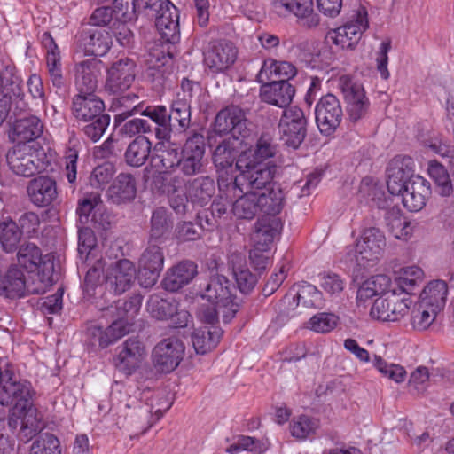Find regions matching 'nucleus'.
I'll return each instance as SVG.
<instances>
[{"label":"nucleus","instance_id":"c756f323","mask_svg":"<svg viewBox=\"0 0 454 454\" xmlns=\"http://www.w3.org/2000/svg\"><path fill=\"white\" fill-rule=\"evenodd\" d=\"M43 130L42 121L35 115H29L19 118L13 122L9 131V137L13 142L22 145L38 138Z\"/></svg>","mask_w":454,"mask_h":454},{"label":"nucleus","instance_id":"c03bdc74","mask_svg":"<svg viewBox=\"0 0 454 454\" xmlns=\"http://www.w3.org/2000/svg\"><path fill=\"white\" fill-rule=\"evenodd\" d=\"M76 212L81 223L87 224L91 215V222L95 224L98 223L99 225H103L97 218V214L101 212L100 194L98 192L85 193L83 197L79 200Z\"/></svg>","mask_w":454,"mask_h":454},{"label":"nucleus","instance_id":"a211bd4d","mask_svg":"<svg viewBox=\"0 0 454 454\" xmlns=\"http://www.w3.org/2000/svg\"><path fill=\"white\" fill-rule=\"evenodd\" d=\"M184 353V344L176 338H168L153 350V363L160 372H170L180 364Z\"/></svg>","mask_w":454,"mask_h":454},{"label":"nucleus","instance_id":"ddd939ff","mask_svg":"<svg viewBox=\"0 0 454 454\" xmlns=\"http://www.w3.org/2000/svg\"><path fill=\"white\" fill-rule=\"evenodd\" d=\"M238 50L228 41L210 43L204 51V66L213 74H223L229 70L235 63Z\"/></svg>","mask_w":454,"mask_h":454},{"label":"nucleus","instance_id":"4d7b16f0","mask_svg":"<svg viewBox=\"0 0 454 454\" xmlns=\"http://www.w3.org/2000/svg\"><path fill=\"white\" fill-rule=\"evenodd\" d=\"M171 57L168 52L166 45L162 43H155L150 48L146 63L150 70H155L160 73V69L166 66Z\"/></svg>","mask_w":454,"mask_h":454},{"label":"nucleus","instance_id":"2f4dec72","mask_svg":"<svg viewBox=\"0 0 454 454\" xmlns=\"http://www.w3.org/2000/svg\"><path fill=\"white\" fill-rule=\"evenodd\" d=\"M102 67V62L96 59L82 61L76 66L75 85L80 93L96 90Z\"/></svg>","mask_w":454,"mask_h":454},{"label":"nucleus","instance_id":"864d4df0","mask_svg":"<svg viewBox=\"0 0 454 454\" xmlns=\"http://www.w3.org/2000/svg\"><path fill=\"white\" fill-rule=\"evenodd\" d=\"M192 196L200 206L208 202L215 192L214 180L209 177H201L194 180L192 184Z\"/></svg>","mask_w":454,"mask_h":454},{"label":"nucleus","instance_id":"6e6552de","mask_svg":"<svg viewBox=\"0 0 454 454\" xmlns=\"http://www.w3.org/2000/svg\"><path fill=\"white\" fill-rule=\"evenodd\" d=\"M368 27L367 11L364 7L359 6L350 12L341 26L326 33L325 41L338 51H354Z\"/></svg>","mask_w":454,"mask_h":454},{"label":"nucleus","instance_id":"f3484780","mask_svg":"<svg viewBox=\"0 0 454 454\" xmlns=\"http://www.w3.org/2000/svg\"><path fill=\"white\" fill-rule=\"evenodd\" d=\"M254 147L237 144L232 138H226L223 140L215 149L213 153V161L217 168L218 172V186L220 189L230 182L229 169L232 171L233 162L237 150H240L239 156L244 152L248 150H254Z\"/></svg>","mask_w":454,"mask_h":454},{"label":"nucleus","instance_id":"a19ab883","mask_svg":"<svg viewBox=\"0 0 454 454\" xmlns=\"http://www.w3.org/2000/svg\"><path fill=\"white\" fill-rule=\"evenodd\" d=\"M230 262L238 288L241 293H249L256 284V277L247 269L245 258L239 254H232Z\"/></svg>","mask_w":454,"mask_h":454},{"label":"nucleus","instance_id":"412c9836","mask_svg":"<svg viewBox=\"0 0 454 454\" xmlns=\"http://www.w3.org/2000/svg\"><path fill=\"white\" fill-rule=\"evenodd\" d=\"M21 80L12 63L0 66V125L6 119L12 97L20 91Z\"/></svg>","mask_w":454,"mask_h":454},{"label":"nucleus","instance_id":"680f3d73","mask_svg":"<svg viewBox=\"0 0 454 454\" xmlns=\"http://www.w3.org/2000/svg\"><path fill=\"white\" fill-rule=\"evenodd\" d=\"M114 174V166L109 163H104L94 168L90 178V184L92 187L97 189H103L113 178Z\"/></svg>","mask_w":454,"mask_h":454},{"label":"nucleus","instance_id":"6e6d98bb","mask_svg":"<svg viewBox=\"0 0 454 454\" xmlns=\"http://www.w3.org/2000/svg\"><path fill=\"white\" fill-rule=\"evenodd\" d=\"M317 428V421L307 416H299L294 419L290 424L291 434L298 440L307 439L315 434Z\"/></svg>","mask_w":454,"mask_h":454},{"label":"nucleus","instance_id":"7ed1b4c3","mask_svg":"<svg viewBox=\"0 0 454 454\" xmlns=\"http://www.w3.org/2000/svg\"><path fill=\"white\" fill-rule=\"evenodd\" d=\"M234 291L235 287L224 276L213 277L200 295L198 319L207 323L217 322L222 315L223 322H230L239 308V300Z\"/></svg>","mask_w":454,"mask_h":454},{"label":"nucleus","instance_id":"f257e3e1","mask_svg":"<svg viewBox=\"0 0 454 454\" xmlns=\"http://www.w3.org/2000/svg\"><path fill=\"white\" fill-rule=\"evenodd\" d=\"M277 153L272 139L262 136L254 150L244 151L236 160L239 174L221 190L222 194L232 193V213L239 219H253L259 211L267 215L280 212L284 200L281 188L272 183L275 165L271 159Z\"/></svg>","mask_w":454,"mask_h":454},{"label":"nucleus","instance_id":"79ce46f5","mask_svg":"<svg viewBox=\"0 0 454 454\" xmlns=\"http://www.w3.org/2000/svg\"><path fill=\"white\" fill-rule=\"evenodd\" d=\"M113 202L120 204L131 200L136 195L135 180L131 175L120 174L108 190Z\"/></svg>","mask_w":454,"mask_h":454},{"label":"nucleus","instance_id":"c9c22d12","mask_svg":"<svg viewBox=\"0 0 454 454\" xmlns=\"http://www.w3.org/2000/svg\"><path fill=\"white\" fill-rule=\"evenodd\" d=\"M103 109V101L92 92L80 93L73 102L74 115L76 119L83 121L94 120L101 115Z\"/></svg>","mask_w":454,"mask_h":454},{"label":"nucleus","instance_id":"8fccbe9b","mask_svg":"<svg viewBox=\"0 0 454 454\" xmlns=\"http://www.w3.org/2000/svg\"><path fill=\"white\" fill-rule=\"evenodd\" d=\"M155 151L161 152V153L153 157V163L158 172H167L176 164H180V159H178L176 150H166V145L164 143H158L155 146Z\"/></svg>","mask_w":454,"mask_h":454},{"label":"nucleus","instance_id":"4c0bfd02","mask_svg":"<svg viewBox=\"0 0 454 454\" xmlns=\"http://www.w3.org/2000/svg\"><path fill=\"white\" fill-rule=\"evenodd\" d=\"M82 45L87 55L104 56L110 50L112 37L101 28H90L82 35Z\"/></svg>","mask_w":454,"mask_h":454},{"label":"nucleus","instance_id":"09e8293b","mask_svg":"<svg viewBox=\"0 0 454 454\" xmlns=\"http://www.w3.org/2000/svg\"><path fill=\"white\" fill-rule=\"evenodd\" d=\"M440 312L430 306L424 307L423 303L419 301L418 308L412 311L411 317L412 327L417 331L427 330L435 321Z\"/></svg>","mask_w":454,"mask_h":454},{"label":"nucleus","instance_id":"0eeeda50","mask_svg":"<svg viewBox=\"0 0 454 454\" xmlns=\"http://www.w3.org/2000/svg\"><path fill=\"white\" fill-rule=\"evenodd\" d=\"M10 169L20 176H32L47 171L55 160L53 152H46L39 146L27 144L17 145L6 156Z\"/></svg>","mask_w":454,"mask_h":454},{"label":"nucleus","instance_id":"dca6fc26","mask_svg":"<svg viewBox=\"0 0 454 454\" xmlns=\"http://www.w3.org/2000/svg\"><path fill=\"white\" fill-rule=\"evenodd\" d=\"M32 280L26 281L24 274L17 265H5L0 259V295L9 299H18L28 294Z\"/></svg>","mask_w":454,"mask_h":454},{"label":"nucleus","instance_id":"f8f14e48","mask_svg":"<svg viewBox=\"0 0 454 454\" xmlns=\"http://www.w3.org/2000/svg\"><path fill=\"white\" fill-rule=\"evenodd\" d=\"M346 103L347 114L352 121L364 118L370 107V100L364 85L348 75H342L339 80Z\"/></svg>","mask_w":454,"mask_h":454},{"label":"nucleus","instance_id":"39448f33","mask_svg":"<svg viewBox=\"0 0 454 454\" xmlns=\"http://www.w3.org/2000/svg\"><path fill=\"white\" fill-rule=\"evenodd\" d=\"M141 304L142 299L138 295L133 296L128 301H118L116 305L118 318L111 325L103 329L93 324L87 329L91 345L98 344L101 348H105L126 335L129 332L132 320L137 315Z\"/></svg>","mask_w":454,"mask_h":454},{"label":"nucleus","instance_id":"69168bd1","mask_svg":"<svg viewBox=\"0 0 454 454\" xmlns=\"http://www.w3.org/2000/svg\"><path fill=\"white\" fill-rule=\"evenodd\" d=\"M84 127L85 135L93 142L98 141L109 125L110 118L106 114H101Z\"/></svg>","mask_w":454,"mask_h":454},{"label":"nucleus","instance_id":"5701e85b","mask_svg":"<svg viewBox=\"0 0 454 454\" xmlns=\"http://www.w3.org/2000/svg\"><path fill=\"white\" fill-rule=\"evenodd\" d=\"M205 154V141L201 134L194 133L183 148L180 166L184 175L193 176L201 172Z\"/></svg>","mask_w":454,"mask_h":454},{"label":"nucleus","instance_id":"473e14b6","mask_svg":"<svg viewBox=\"0 0 454 454\" xmlns=\"http://www.w3.org/2000/svg\"><path fill=\"white\" fill-rule=\"evenodd\" d=\"M205 325L196 327L192 334V346L197 354H206L215 348L223 335L217 322H202Z\"/></svg>","mask_w":454,"mask_h":454},{"label":"nucleus","instance_id":"1a4fd4ad","mask_svg":"<svg viewBox=\"0 0 454 454\" xmlns=\"http://www.w3.org/2000/svg\"><path fill=\"white\" fill-rule=\"evenodd\" d=\"M281 227V223L276 218L258 221L252 238L254 246L249 252V260L254 270H265L270 263L274 254L273 241Z\"/></svg>","mask_w":454,"mask_h":454},{"label":"nucleus","instance_id":"bf43d9fd","mask_svg":"<svg viewBox=\"0 0 454 454\" xmlns=\"http://www.w3.org/2000/svg\"><path fill=\"white\" fill-rule=\"evenodd\" d=\"M164 264V257L160 248L152 245L148 247L143 253L139 260V268L162 270Z\"/></svg>","mask_w":454,"mask_h":454},{"label":"nucleus","instance_id":"ea45409f","mask_svg":"<svg viewBox=\"0 0 454 454\" xmlns=\"http://www.w3.org/2000/svg\"><path fill=\"white\" fill-rule=\"evenodd\" d=\"M296 74V67L290 62L273 59L264 60L257 75L259 82H266L274 78L289 80Z\"/></svg>","mask_w":454,"mask_h":454},{"label":"nucleus","instance_id":"3c124183","mask_svg":"<svg viewBox=\"0 0 454 454\" xmlns=\"http://www.w3.org/2000/svg\"><path fill=\"white\" fill-rule=\"evenodd\" d=\"M427 173L429 176L435 182L440 189V193L447 196L452 191L451 182L445 168L435 160L428 163Z\"/></svg>","mask_w":454,"mask_h":454},{"label":"nucleus","instance_id":"b1692460","mask_svg":"<svg viewBox=\"0 0 454 454\" xmlns=\"http://www.w3.org/2000/svg\"><path fill=\"white\" fill-rule=\"evenodd\" d=\"M135 62L128 58L114 62L107 70L106 88L117 94L127 90L135 79Z\"/></svg>","mask_w":454,"mask_h":454},{"label":"nucleus","instance_id":"49530a36","mask_svg":"<svg viewBox=\"0 0 454 454\" xmlns=\"http://www.w3.org/2000/svg\"><path fill=\"white\" fill-rule=\"evenodd\" d=\"M374 368L383 376L397 384L405 381L407 377L406 370L403 366L393 363H387L382 357L375 356L372 360Z\"/></svg>","mask_w":454,"mask_h":454},{"label":"nucleus","instance_id":"13d9d810","mask_svg":"<svg viewBox=\"0 0 454 454\" xmlns=\"http://www.w3.org/2000/svg\"><path fill=\"white\" fill-rule=\"evenodd\" d=\"M113 12L116 20L132 21L137 13L135 0H114Z\"/></svg>","mask_w":454,"mask_h":454},{"label":"nucleus","instance_id":"6ab92c4d","mask_svg":"<svg viewBox=\"0 0 454 454\" xmlns=\"http://www.w3.org/2000/svg\"><path fill=\"white\" fill-rule=\"evenodd\" d=\"M146 309L152 317L157 320L171 319L176 327L186 325L190 317L188 311L177 309V303L175 300L162 298L158 294L150 296Z\"/></svg>","mask_w":454,"mask_h":454},{"label":"nucleus","instance_id":"774afa93","mask_svg":"<svg viewBox=\"0 0 454 454\" xmlns=\"http://www.w3.org/2000/svg\"><path fill=\"white\" fill-rule=\"evenodd\" d=\"M344 281L334 273H325L320 276V286L330 295H338L344 289Z\"/></svg>","mask_w":454,"mask_h":454},{"label":"nucleus","instance_id":"338daca9","mask_svg":"<svg viewBox=\"0 0 454 454\" xmlns=\"http://www.w3.org/2000/svg\"><path fill=\"white\" fill-rule=\"evenodd\" d=\"M95 245L96 239L91 229L88 227L81 228L78 235V252L81 256L84 255L85 261L89 259Z\"/></svg>","mask_w":454,"mask_h":454},{"label":"nucleus","instance_id":"052dcab7","mask_svg":"<svg viewBox=\"0 0 454 454\" xmlns=\"http://www.w3.org/2000/svg\"><path fill=\"white\" fill-rule=\"evenodd\" d=\"M59 440L52 434H43L35 441L30 454H59Z\"/></svg>","mask_w":454,"mask_h":454},{"label":"nucleus","instance_id":"9b49d317","mask_svg":"<svg viewBox=\"0 0 454 454\" xmlns=\"http://www.w3.org/2000/svg\"><path fill=\"white\" fill-rule=\"evenodd\" d=\"M214 131L217 134H231L234 142L249 145L253 141V131L248 127L244 111L236 106L222 109L215 116Z\"/></svg>","mask_w":454,"mask_h":454},{"label":"nucleus","instance_id":"a878e982","mask_svg":"<svg viewBox=\"0 0 454 454\" xmlns=\"http://www.w3.org/2000/svg\"><path fill=\"white\" fill-rule=\"evenodd\" d=\"M155 26L161 37L170 43L179 40V12L177 8L168 0L164 5L155 12Z\"/></svg>","mask_w":454,"mask_h":454},{"label":"nucleus","instance_id":"20e7f679","mask_svg":"<svg viewBox=\"0 0 454 454\" xmlns=\"http://www.w3.org/2000/svg\"><path fill=\"white\" fill-rule=\"evenodd\" d=\"M105 274L106 287L117 294H121L134 285L137 278V269L132 262L127 259L119 260L104 270L102 262L90 268L85 277L83 288L88 298L101 291L100 271Z\"/></svg>","mask_w":454,"mask_h":454},{"label":"nucleus","instance_id":"e433bc0d","mask_svg":"<svg viewBox=\"0 0 454 454\" xmlns=\"http://www.w3.org/2000/svg\"><path fill=\"white\" fill-rule=\"evenodd\" d=\"M41 42L46 51V65L48 73L54 86L63 85L60 52L50 33L44 32L41 36Z\"/></svg>","mask_w":454,"mask_h":454},{"label":"nucleus","instance_id":"393cba45","mask_svg":"<svg viewBox=\"0 0 454 454\" xmlns=\"http://www.w3.org/2000/svg\"><path fill=\"white\" fill-rule=\"evenodd\" d=\"M146 357L144 345L137 340H127L114 359L115 367L126 375L140 368Z\"/></svg>","mask_w":454,"mask_h":454},{"label":"nucleus","instance_id":"58836bf2","mask_svg":"<svg viewBox=\"0 0 454 454\" xmlns=\"http://www.w3.org/2000/svg\"><path fill=\"white\" fill-rule=\"evenodd\" d=\"M447 295V283L439 279L432 280L422 289L419 301L423 303L424 307L430 306L442 311L445 307Z\"/></svg>","mask_w":454,"mask_h":454},{"label":"nucleus","instance_id":"2eb2a0df","mask_svg":"<svg viewBox=\"0 0 454 454\" xmlns=\"http://www.w3.org/2000/svg\"><path fill=\"white\" fill-rule=\"evenodd\" d=\"M414 175V161L405 155H397L389 162L387 186L394 196H400L411 183Z\"/></svg>","mask_w":454,"mask_h":454},{"label":"nucleus","instance_id":"de8ad7c7","mask_svg":"<svg viewBox=\"0 0 454 454\" xmlns=\"http://www.w3.org/2000/svg\"><path fill=\"white\" fill-rule=\"evenodd\" d=\"M387 221L388 230L395 239L407 240L411 237L413 225L411 222L400 214V212L389 215Z\"/></svg>","mask_w":454,"mask_h":454},{"label":"nucleus","instance_id":"0e129e2a","mask_svg":"<svg viewBox=\"0 0 454 454\" xmlns=\"http://www.w3.org/2000/svg\"><path fill=\"white\" fill-rule=\"evenodd\" d=\"M391 50V41L389 39L383 40L378 48L376 52V67L379 71L380 77L384 80H387L390 76V73L387 69L388 65V52Z\"/></svg>","mask_w":454,"mask_h":454},{"label":"nucleus","instance_id":"72a5a7b5","mask_svg":"<svg viewBox=\"0 0 454 454\" xmlns=\"http://www.w3.org/2000/svg\"><path fill=\"white\" fill-rule=\"evenodd\" d=\"M197 275V265L191 261H183L168 270L162 281L163 287L176 292L189 284Z\"/></svg>","mask_w":454,"mask_h":454},{"label":"nucleus","instance_id":"bb28decb","mask_svg":"<svg viewBox=\"0 0 454 454\" xmlns=\"http://www.w3.org/2000/svg\"><path fill=\"white\" fill-rule=\"evenodd\" d=\"M283 303L288 306V309H294L299 304L306 308H318L323 305V294L314 285L304 282L294 285L284 297Z\"/></svg>","mask_w":454,"mask_h":454},{"label":"nucleus","instance_id":"603ef678","mask_svg":"<svg viewBox=\"0 0 454 454\" xmlns=\"http://www.w3.org/2000/svg\"><path fill=\"white\" fill-rule=\"evenodd\" d=\"M340 317L334 313L320 312L314 315L308 322V328L325 333L333 331L339 324Z\"/></svg>","mask_w":454,"mask_h":454},{"label":"nucleus","instance_id":"423d86ee","mask_svg":"<svg viewBox=\"0 0 454 454\" xmlns=\"http://www.w3.org/2000/svg\"><path fill=\"white\" fill-rule=\"evenodd\" d=\"M19 266L28 273H34L30 290L33 293L43 294L53 284L54 262L53 255H43L41 249L35 243L25 242L20 246L17 252Z\"/></svg>","mask_w":454,"mask_h":454},{"label":"nucleus","instance_id":"4468645a","mask_svg":"<svg viewBox=\"0 0 454 454\" xmlns=\"http://www.w3.org/2000/svg\"><path fill=\"white\" fill-rule=\"evenodd\" d=\"M306 119L303 111L297 106L284 110L278 129L283 142L294 148H298L306 135Z\"/></svg>","mask_w":454,"mask_h":454},{"label":"nucleus","instance_id":"9d476101","mask_svg":"<svg viewBox=\"0 0 454 454\" xmlns=\"http://www.w3.org/2000/svg\"><path fill=\"white\" fill-rule=\"evenodd\" d=\"M386 246L383 232L375 227L362 231L355 247H348L347 261L351 264L365 268L370 262L376 261Z\"/></svg>","mask_w":454,"mask_h":454},{"label":"nucleus","instance_id":"a18cd8bd","mask_svg":"<svg viewBox=\"0 0 454 454\" xmlns=\"http://www.w3.org/2000/svg\"><path fill=\"white\" fill-rule=\"evenodd\" d=\"M22 231L18 224L9 217L0 222V243L7 253L13 252L20 241Z\"/></svg>","mask_w":454,"mask_h":454},{"label":"nucleus","instance_id":"f704fd0d","mask_svg":"<svg viewBox=\"0 0 454 454\" xmlns=\"http://www.w3.org/2000/svg\"><path fill=\"white\" fill-rule=\"evenodd\" d=\"M27 194L35 206L46 207L57 198L56 183L46 176L35 178L27 186Z\"/></svg>","mask_w":454,"mask_h":454},{"label":"nucleus","instance_id":"c85d7f7f","mask_svg":"<svg viewBox=\"0 0 454 454\" xmlns=\"http://www.w3.org/2000/svg\"><path fill=\"white\" fill-rule=\"evenodd\" d=\"M425 278L424 270L418 265H407L395 272L390 278L391 288L411 297L420 286Z\"/></svg>","mask_w":454,"mask_h":454},{"label":"nucleus","instance_id":"f03ea898","mask_svg":"<svg viewBox=\"0 0 454 454\" xmlns=\"http://www.w3.org/2000/svg\"><path fill=\"white\" fill-rule=\"evenodd\" d=\"M370 309V317L383 323H395L410 312L413 300L410 295L391 288L390 277L384 274L372 276L362 282L356 294L359 305L377 297Z\"/></svg>","mask_w":454,"mask_h":454},{"label":"nucleus","instance_id":"7c9ffc66","mask_svg":"<svg viewBox=\"0 0 454 454\" xmlns=\"http://www.w3.org/2000/svg\"><path fill=\"white\" fill-rule=\"evenodd\" d=\"M261 87V99L278 107L288 106L294 96V88L286 81L263 82Z\"/></svg>","mask_w":454,"mask_h":454},{"label":"nucleus","instance_id":"aec40b11","mask_svg":"<svg viewBox=\"0 0 454 454\" xmlns=\"http://www.w3.org/2000/svg\"><path fill=\"white\" fill-rule=\"evenodd\" d=\"M316 122L321 133L332 134L340 124L342 109L339 99L333 94L321 98L315 109Z\"/></svg>","mask_w":454,"mask_h":454},{"label":"nucleus","instance_id":"5fc2aeb1","mask_svg":"<svg viewBox=\"0 0 454 454\" xmlns=\"http://www.w3.org/2000/svg\"><path fill=\"white\" fill-rule=\"evenodd\" d=\"M178 121L182 129H186L191 122V112L188 98L185 96L181 97L178 93L176 98L173 101L171 106L170 119Z\"/></svg>","mask_w":454,"mask_h":454},{"label":"nucleus","instance_id":"37998d69","mask_svg":"<svg viewBox=\"0 0 454 454\" xmlns=\"http://www.w3.org/2000/svg\"><path fill=\"white\" fill-rule=\"evenodd\" d=\"M152 144L145 136L137 137L127 147L124 157L131 167L143 166L149 158Z\"/></svg>","mask_w":454,"mask_h":454},{"label":"nucleus","instance_id":"e2e57ef3","mask_svg":"<svg viewBox=\"0 0 454 454\" xmlns=\"http://www.w3.org/2000/svg\"><path fill=\"white\" fill-rule=\"evenodd\" d=\"M265 450V447L254 438L250 436H239L237 442L230 445L226 451L231 454H237L240 451H251L261 453Z\"/></svg>","mask_w":454,"mask_h":454},{"label":"nucleus","instance_id":"4be33fe9","mask_svg":"<svg viewBox=\"0 0 454 454\" xmlns=\"http://www.w3.org/2000/svg\"><path fill=\"white\" fill-rule=\"evenodd\" d=\"M273 10L279 14H293L308 27L318 25L319 16L314 12L313 0H271Z\"/></svg>","mask_w":454,"mask_h":454},{"label":"nucleus","instance_id":"cd10ccee","mask_svg":"<svg viewBox=\"0 0 454 454\" xmlns=\"http://www.w3.org/2000/svg\"><path fill=\"white\" fill-rule=\"evenodd\" d=\"M431 194L430 184L424 177L413 176L411 183L400 196L403 207L410 212L422 210Z\"/></svg>","mask_w":454,"mask_h":454}]
</instances>
